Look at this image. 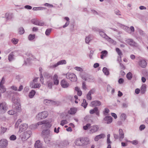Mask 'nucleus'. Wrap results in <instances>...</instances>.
Wrapping results in <instances>:
<instances>
[{
	"instance_id": "nucleus-1",
	"label": "nucleus",
	"mask_w": 148,
	"mask_h": 148,
	"mask_svg": "<svg viewBox=\"0 0 148 148\" xmlns=\"http://www.w3.org/2000/svg\"><path fill=\"white\" fill-rule=\"evenodd\" d=\"M80 76L85 81L88 82L93 81L94 78L93 77L87 73L84 72H81L80 74Z\"/></svg>"
},
{
	"instance_id": "nucleus-2",
	"label": "nucleus",
	"mask_w": 148,
	"mask_h": 148,
	"mask_svg": "<svg viewBox=\"0 0 148 148\" xmlns=\"http://www.w3.org/2000/svg\"><path fill=\"white\" fill-rule=\"evenodd\" d=\"M43 124H44V125H44L45 127H50L51 126L50 124L46 120L38 122L36 124H33L31 126V128H32V127H33L34 128L36 129L37 128L38 126Z\"/></svg>"
},
{
	"instance_id": "nucleus-3",
	"label": "nucleus",
	"mask_w": 148,
	"mask_h": 148,
	"mask_svg": "<svg viewBox=\"0 0 148 148\" xmlns=\"http://www.w3.org/2000/svg\"><path fill=\"white\" fill-rule=\"evenodd\" d=\"M48 113L47 111H44L39 113L36 116V118L38 120H40L47 117Z\"/></svg>"
},
{
	"instance_id": "nucleus-4",
	"label": "nucleus",
	"mask_w": 148,
	"mask_h": 148,
	"mask_svg": "<svg viewBox=\"0 0 148 148\" xmlns=\"http://www.w3.org/2000/svg\"><path fill=\"white\" fill-rule=\"evenodd\" d=\"M66 77L72 82H75L77 80V78L76 75L73 73H67L66 74Z\"/></svg>"
},
{
	"instance_id": "nucleus-5",
	"label": "nucleus",
	"mask_w": 148,
	"mask_h": 148,
	"mask_svg": "<svg viewBox=\"0 0 148 148\" xmlns=\"http://www.w3.org/2000/svg\"><path fill=\"white\" fill-rule=\"evenodd\" d=\"M69 143L67 140L61 141L57 143L56 145V146L59 147V148H63L69 145Z\"/></svg>"
},
{
	"instance_id": "nucleus-6",
	"label": "nucleus",
	"mask_w": 148,
	"mask_h": 148,
	"mask_svg": "<svg viewBox=\"0 0 148 148\" xmlns=\"http://www.w3.org/2000/svg\"><path fill=\"white\" fill-rule=\"evenodd\" d=\"M125 42L130 45L135 47H138V45L132 39H128L125 40Z\"/></svg>"
},
{
	"instance_id": "nucleus-7",
	"label": "nucleus",
	"mask_w": 148,
	"mask_h": 148,
	"mask_svg": "<svg viewBox=\"0 0 148 148\" xmlns=\"http://www.w3.org/2000/svg\"><path fill=\"white\" fill-rule=\"evenodd\" d=\"M8 141L5 139H2L0 141V148H5L8 145Z\"/></svg>"
},
{
	"instance_id": "nucleus-8",
	"label": "nucleus",
	"mask_w": 148,
	"mask_h": 148,
	"mask_svg": "<svg viewBox=\"0 0 148 148\" xmlns=\"http://www.w3.org/2000/svg\"><path fill=\"white\" fill-rule=\"evenodd\" d=\"M41 135L43 138L46 137H50L49 130H44L42 132Z\"/></svg>"
},
{
	"instance_id": "nucleus-9",
	"label": "nucleus",
	"mask_w": 148,
	"mask_h": 148,
	"mask_svg": "<svg viewBox=\"0 0 148 148\" xmlns=\"http://www.w3.org/2000/svg\"><path fill=\"white\" fill-rule=\"evenodd\" d=\"M83 146L86 145L90 143V139L87 137L81 138Z\"/></svg>"
},
{
	"instance_id": "nucleus-10",
	"label": "nucleus",
	"mask_w": 148,
	"mask_h": 148,
	"mask_svg": "<svg viewBox=\"0 0 148 148\" xmlns=\"http://www.w3.org/2000/svg\"><path fill=\"white\" fill-rule=\"evenodd\" d=\"M89 112L91 114L95 113L97 116H99V111L97 107H95L93 109L90 110Z\"/></svg>"
},
{
	"instance_id": "nucleus-11",
	"label": "nucleus",
	"mask_w": 148,
	"mask_h": 148,
	"mask_svg": "<svg viewBox=\"0 0 148 148\" xmlns=\"http://www.w3.org/2000/svg\"><path fill=\"white\" fill-rule=\"evenodd\" d=\"M0 110L3 113H4L7 110L6 106L5 103H0Z\"/></svg>"
},
{
	"instance_id": "nucleus-12",
	"label": "nucleus",
	"mask_w": 148,
	"mask_h": 148,
	"mask_svg": "<svg viewBox=\"0 0 148 148\" xmlns=\"http://www.w3.org/2000/svg\"><path fill=\"white\" fill-rule=\"evenodd\" d=\"M13 108L15 110L16 112H20L21 111V106L20 103H17L14 104L13 106Z\"/></svg>"
},
{
	"instance_id": "nucleus-13",
	"label": "nucleus",
	"mask_w": 148,
	"mask_h": 148,
	"mask_svg": "<svg viewBox=\"0 0 148 148\" xmlns=\"http://www.w3.org/2000/svg\"><path fill=\"white\" fill-rule=\"evenodd\" d=\"M61 85L64 88H68L69 86V84L65 79H62L61 82Z\"/></svg>"
},
{
	"instance_id": "nucleus-14",
	"label": "nucleus",
	"mask_w": 148,
	"mask_h": 148,
	"mask_svg": "<svg viewBox=\"0 0 148 148\" xmlns=\"http://www.w3.org/2000/svg\"><path fill=\"white\" fill-rule=\"evenodd\" d=\"M90 133L92 134L97 132L99 129V127L97 125H94L90 127Z\"/></svg>"
},
{
	"instance_id": "nucleus-15",
	"label": "nucleus",
	"mask_w": 148,
	"mask_h": 148,
	"mask_svg": "<svg viewBox=\"0 0 148 148\" xmlns=\"http://www.w3.org/2000/svg\"><path fill=\"white\" fill-rule=\"evenodd\" d=\"M28 127L27 124L26 123L21 124L19 127V131L21 132L25 131Z\"/></svg>"
},
{
	"instance_id": "nucleus-16",
	"label": "nucleus",
	"mask_w": 148,
	"mask_h": 148,
	"mask_svg": "<svg viewBox=\"0 0 148 148\" xmlns=\"http://www.w3.org/2000/svg\"><path fill=\"white\" fill-rule=\"evenodd\" d=\"M66 64V61L64 60L59 61L57 63L53 66V68H55L60 65L65 64Z\"/></svg>"
},
{
	"instance_id": "nucleus-17",
	"label": "nucleus",
	"mask_w": 148,
	"mask_h": 148,
	"mask_svg": "<svg viewBox=\"0 0 148 148\" xmlns=\"http://www.w3.org/2000/svg\"><path fill=\"white\" fill-rule=\"evenodd\" d=\"M103 120L106 121V123L107 124H109L112 122V118L111 116H106L104 118Z\"/></svg>"
},
{
	"instance_id": "nucleus-18",
	"label": "nucleus",
	"mask_w": 148,
	"mask_h": 148,
	"mask_svg": "<svg viewBox=\"0 0 148 148\" xmlns=\"http://www.w3.org/2000/svg\"><path fill=\"white\" fill-rule=\"evenodd\" d=\"M44 102L45 105L48 106L51 104L55 105L56 103V102L54 101L47 99L44 100Z\"/></svg>"
},
{
	"instance_id": "nucleus-19",
	"label": "nucleus",
	"mask_w": 148,
	"mask_h": 148,
	"mask_svg": "<svg viewBox=\"0 0 148 148\" xmlns=\"http://www.w3.org/2000/svg\"><path fill=\"white\" fill-rule=\"evenodd\" d=\"M91 104L92 107H95L100 106L101 105V102L99 101L95 100L92 101Z\"/></svg>"
},
{
	"instance_id": "nucleus-20",
	"label": "nucleus",
	"mask_w": 148,
	"mask_h": 148,
	"mask_svg": "<svg viewBox=\"0 0 148 148\" xmlns=\"http://www.w3.org/2000/svg\"><path fill=\"white\" fill-rule=\"evenodd\" d=\"M12 101L13 103H14V104L19 103V100L15 95L13 96Z\"/></svg>"
},
{
	"instance_id": "nucleus-21",
	"label": "nucleus",
	"mask_w": 148,
	"mask_h": 148,
	"mask_svg": "<svg viewBox=\"0 0 148 148\" xmlns=\"http://www.w3.org/2000/svg\"><path fill=\"white\" fill-rule=\"evenodd\" d=\"M139 64L141 67L144 68L146 66L147 63L145 60H142L139 61Z\"/></svg>"
},
{
	"instance_id": "nucleus-22",
	"label": "nucleus",
	"mask_w": 148,
	"mask_h": 148,
	"mask_svg": "<svg viewBox=\"0 0 148 148\" xmlns=\"http://www.w3.org/2000/svg\"><path fill=\"white\" fill-rule=\"evenodd\" d=\"M77 111V109L75 108H71L70 110L68 111V113L69 114L73 115Z\"/></svg>"
},
{
	"instance_id": "nucleus-23",
	"label": "nucleus",
	"mask_w": 148,
	"mask_h": 148,
	"mask_svg": "<svg viewBox=\"0 0 148 148\" xmlns=\"http://www.w3.org/2000/svg\"><path fill=\"white\" fill-rule=\"evenodd\" d=\"M100 35L102 38L105 39H107L108 38V36L103 31L99 29L98 30Z\"/></svg>"
},
{
	"instance_id": "nucleus-24",
	"label": "nucleus",
	"mask_w": 148,
	"mask_h": 148,
	"mask_svg": "<svg viewBox=\"0 0 148 148\" xmlns=\"http://www.w3.org/2000/svg\"><path fill=\"white\" fill-rule=\"evenodd\" d=\"M75 145L78 146H83L81 138H78L75 142Z\"/></svg>"
},
{
	"instance_id": "nucleus-25",
	"label": "nucleus",
	"mask_w": 148,
	"mask_h": 148,
	"mask_svg": "<svg viewBox=\"0 0 148 148\" xmlns=\"http://www.w3.org/2000/svg\"><path fill=\"white\" fill-rule=\"evenodd\" d=\"M105 136L104 134H101L98 135L96 136L94 138L95 141H98L99 139L104 138Z\"/></svg>"
},
{
	"instance_id": "nucleus-26",
	"label": "nucleus",
	"mask_w": 148,
	"mask_h": 148,
	"mask_svg": "<svg viewBox=\"0 0 148 148\" xmlns=\"http://www.w3.org/2000/svg\"><path fill=\"white\" fill-rule=\"evenodd\" d=\"M119 133L120 135L119 137V140L121 141L123 139L124 137V134L123 131L121 129H119Z\"/></svg>"
},
{
	"instance_id": "nucleus-27",
	"label": "nucleus",
	"mask_w": 148,
	"mask_h": 148,
	"mask_svg": "<svg viewBox=\"0 0 148 148\" xmlns=\"http://www.w3.org/2000/svg\"><path fill=\"white\" fill-rule=\"evenodd\" d=\"M42 145V144L40 143L39 140L36 141L34 144V147L36 148H41Z\"/></svg>"
},
{
	"instance_id": "nucleus-28",
	"label": "nucleus",
	"mask_w": 148,
	"mask_h": 148,
	"mask_svg": "<svg viewBox=\"0 0 148 148\" xmlns=\"http://www.w3.org/2000/svg\"><path fill=\"white\" fill-rule=\"evenodd\" d=\"M53 80L54 84L55 85H57L59 84V80L58 79V76L56 74H55L53 76Z\"/></svg>"
},
{
	"instance_id": "nucleus-29",
	"label": "nucleus",
	"mask_w": 148,
	"mask_h": 148,
	"mask_svg": "<svg viewBox=\"0 0 148 148\" xmlns=\"http://www.w3.org/2000/svg\"><path fill=\"white\" fill-rule=\"evenodd\" d=\"M124 27L126 31L129 33V32L130 31V30L133 32H134L135 30L133 26H131L130 28L126 26H124Z\"/></svg>"
},
{
	"instance_id": "nucleus-30",
	"label": "nucleus",
	"mask_w": 148,
	"mask_h": 148,
	"mask_svg": "<svg viewBox=\"0 0 148 148\" xmlns=\"http://www.w3.org/2000/svg\"><path fill=\"white\" fill-rule=\"evenodd\" d=\"M14 58V52H11L9 55L8 57V59L10 62L12 61Z\"/></svg>"
},
{
	"instance_id": "nucleus-31",
	"label": "nucleus",
	"mask_w": 148,
	"mask_h": 148,
	"mask_svg": "<svg viewBox=\"0 0 148 148\" xmlns=\"http://www.w3.org/2000/svg\"><path fill=\"white\" fill-rule=\"evenodd\" d=\"M101 58L103 59L104 57H106L108 54V52L106 50H104L101 52Z\"/></svg>"
},
{
	"instance_id": "nucleus-32",
	"label": "nucleus",
	"mask_w": 148,
	"mask_h": 148,
	"mask_svg": "<svg viewBox=\"0 0 148 148\" xmlns=\"http://www.w3.org/2000/svg\"><path fill=\"white\" fill-rule=\"evenodd\" d=\"M146 90V85L145 84L142 85L141 88V93L142 94H144Z\"/></svg>"
},
{
	"instance_id": "nucleus-33",
	"label": "nucleus",
	"mask_w": 148,
	"mask_h": 148,
	"mask_svg": "<svg viewBox=\"0 0 148 148\" xmlns=\"http://www.w3.org/2000/svg\"><path fill=\"white\" fill-rule=\"evenodd\" d=\"M35 91L32 90L29 92V96L30 98H32L35 95Z\"/></svg>"
},
{
	"instance_id": "nucleus-34",
	"label": "nucleus",
	"mask_w": 148,
	"mask_h": 148,
	"mask_svg": "<svg viewBox=\"0 0 148 148\" xmlns=\"http://www.w3.org/2000/svg\"><path fill=\"white\" fill-rule=\"evenodd\" d=\"M45 78L47 79L51 78L52 79V76L51 75L49 74L47 72H45L43 74Z\"/></svg>"
},
{
	"instance_id": "nucleus-35",
	"label": "nucleus",
	"mask_w": 148,
	"mask_h": 148,
	"mask_svg": "<svg viewBox=\"0 0 148 148\" xmlns=\"http://www.w3.org/2000/svg\"><path fill=\"white\" fill-rule=\"evenodd\" d=\"M13 16V15L12 14H8L7 13H6L5 14V18L7 20H9L11 19Z\"/></svg>"
},
{
	"instance_id": "nucleus-36",
	"label": "nucleus",
	"mask_w": 148,
	"mask_h": 148,
	"mask_svg": "<svg viewBox=\"0 0 148 148\" xmlns=\"http://www.w3.org/2000/svg\"><path fill=\"white\" fill-rule=\"evenodd\" d=\"M103 71L106 75H108L109 74V71L106 67H104L103 68Z\"/></svg>"
},
{
	"instance_id": "nucleus-37",
	"label": "nucleus",
	"mask_w": 148,
	"mask_h": 148,
	"mask_svg": "<svg viewBox=\"0 0 148 148\" xmlns=\"http://www.w3.org/2000/svg\"><path fill=\"white\" fill-rule=\"evenodd\" d=\"M50 137H46L43 138H44V141L46 143L48 144L49 143L51 140Z\"/></svg>"
},
{
	"instance_id": "nucleus-38",
	"label": "nucleus",
	"mask_w": 148,
	"mask_h": 148,
	"mask_svg": "<svg viewBox=\"0 0 148 148\" xmlns=\"http://www.w3.org/2000/svg\"><path fill=\"white\" fill-rule=\"evenodd\" d=\"M0 90L1 91V92H2V93H3L5 92L6 90V88L3 85H0Z\"/></svg>"
},
{
	"instance_id": "nucleus-39",
	"label": "nucleus",
	"mask_w": 148,
	"mask_h": 148,
	"mask_svg": "<svg viewBox=\"0 0 148 148\" xmlns=\"http://www.w3.org/2000/svg\"><path fill=\"white\" fill-rule=\"evenodd\" d=\"M116 52H117L119 55L120 56V58H121V56L122 55V53L121 52V51L119 48H116Z\"/></svg>"
},
{
	"instance_id": "nucleus-40",
	"label": "nucleus",
	"mask_w": 148,
	"mask_h": 148,
	"mask_svg": "<svg viewBox=\"0 0 148 148\" xmlns=\"http://www.w3.org/2000/svg\"><path fill=\"white\" fill-rule=\"evenodd\" d=\"M88 105V103H87L86 102V100L85 99H84L83 100V103H82L81 105L82 106H83L85 108Z\"/></svg>"
},
{
	"instance_id": "nucleus-41",
	"label": "nucleus",
	"mask_w": 148,
	"mask_h": 148,
	"mask_svg": "<svg viewBox=\"0 0 148 148\" xmlns=\"http://www.w3.org/2000/svg\"><path fill=\"white\" fill-rule=\"evenodd\" d=\"M25 32L24 28L22 27H21L18 29V32L20 34H23Z\"/></svg>"
},
{
	"instance_id": "nucleus-42",
	"label": "nucleus",
	"mask_w": 148,
	"mask_h": 148,
	"mask_svg": "<svg viewBox=\"0 0 148 148\" xmlns=\"http://www.w3.org/2000/svg\"><path fill=\"white\" fill-rule=\"evenodd\" d=\"M126 77L128 79L131 80L132 77V73L131 72L128 73L127 74Z\"/></svg>"
},
{
	"instance_id": "nucleus-43",
	"label": "nucleus",
	"mask_w": 148,
	"mask_h": 148,
	"mask_svg": "<svg viewBox=\"0 0 148 148\" xmlns=\"http://www.w3.org/2000/svg\"><path fill=\"white\" fill-rule=\"evenodd\" d=\"M24 133L25 134V135H26L27 136H29V138L31 135L32 134V132L30 130L27 131Z\"/></svg>"
},
{
	"instance_id": "nucleus-44",
	"label": "nucleus",
	"mask_w": 148,
	"mask_h": 148,
	"mask_svg": "<svg viewBox=\"0 0 148 148\" xmlns=\"http://www.w3.org/2000/svg\"><path fill=\"white\" fill-rule=\"evenodd\" d=\"M91 40V37L90 36H89L85 38V42L86 43H88Z\"/></svg>"
},
{
	"instance_id": "nucleus-45",
	"label": "nucleus",
	"mask_w": 148,
	"mask_h": 148,
	"mask_svg": "<svg viewBox=\"0 0 148 148\" xmlns=\"http://www.w3.org/2000/svg\"><path fill=\"white\" fill-rule=\"evenodd\" d=\"M29 138V136H27L26 135H25V134H24V135H23L21 137V139L23 141H25Z\"/></svg>"
},
{
	"instance_id": "nucleus-46",
	"label": "nucleus",
	"mask_w": 148,
	"mask_h": 148,
	"mask_svg": "<svg viewBox=\"0 0 148 148\" xmlns=\"http://www.w3.org/2000/svg\"><path fill=\"white\" fill-rule=\"evenodd\" d=\"M51 30L52 29L51 28L47 29L45 32L46 35L47 36L49 35L51 32Z\"/></svg>"
},
{
	"instance_id": "nucleus-47",
	"label": "nucleus",
	"mask_w": 148,
	"mask_h": 148,
	"mask_svg": "<svg viewBox=\"0 0 148 148\" xmlns=\"http://www.w3.org/2000/svg\"><path fill=\"white\" fill-rule=\"evenodd\" d=\"M17 112L16 111H15L14 110H11L8 112V113L10 115H13Z\"/></svg>"
},
{
	"instance_id": "nucleus-48",
	"label": "nucleus",
	"mask_w": 148,
	"mask_h": 148,
	"mask_svg": "<svg viewBox=\"0 0 148 148\" xmlns=\"http://www.w3.org/2000/svg\"><path fill=\"white\" fill-rule=\"evenodd\" d=\"M35 37V35L30 34L28 36V39L29 40H32Z\"/></svg>"
},
{
	"instance_id": "nucleus-49",
	"label": "nucleus",
	"mask_w": 148,
	"mask_h": 148,
	"mask_svg": "<svg viewBox=\"0 0 148 148\" xmlns=\"http://www.w3.org/2000/svg\"><path fill=\"white\" fill-rule=\"evenodd\" d=\"M39 21L34 19L32 21V22L33 24L38 25Z\"/></svg>"
},
{
	"instance_id": "nucleus-50",
	"label": "nucleus",
	"mask_w": 148,
	"mask_h": 148,
	"mask_svg": "<svg viewBox=\"0 0 148 148\" xmlns=\"http://www.w3.org/2000/svg\"><path fill=\"white\" fill-rule=\"evenodd\" d=\"M67 123V121L66 120H62L61 121L60 124L62 126H63L64 125L66 124Z\"/></svg>"
},
{
	"instance_id": "nucleus-51",
	"label": "nucleus",
	"mask_w": 148,
	"mask_h": 148,
	"mask_svg": "<svg viewBox=\"0 0 148 148\" xmlns=\"http://www.w3.org/2000/svg\"><path fill=\"white\" fill-rule=\"evenodd\" d=\"M7 129L1 126V133H4L6 131Z\"/></svg>"
},
{
	"instance_id": "nucleus-52",
	"label": "nucleus",
	"mask_w": 148,
	"mask_h": 148,
	"mask_svg": "<svg viewBox=\"0 0 148 148\" xmlns=\"http://www.w3.org/2000/svg\"><path fill=\"white\" fill-rule=\"evenodd\" d=\"M10 139L11 140H14L16 139V136L14 135H12L10 137Z\"/></svg>"
},
{
	"instance_id": "nucleus-53",
	"label": "nucleus",
	"mask_w": 148,
	"mask_h": 148,
	"mask_svg": "<svg viewBox=\"0 0 148 148\" xmlns=\"http://www.w3.org/2000/svg\"><path fill=\"white\" fill-rule=\"evenodd\" d=\"M43 9V8L41 7H34L33 8V10L34 11H36L39 10H42Z\"/></svg>"
},
{
	"instance_id": "nucleus-54",
	"label": "nucleus",
	"mask_w": 148,
	"mask_h": 148,
	"mask_svg": "<svg viewBox=\"0 0 148 148\" xmlns=\"http://www.w3.org/2000/svg\"><path fill=\"white\" fill-rule=\"evenodd\" d=\"M90 126V123L87 124L85 126H84L83 129L85 130H86Z\"/></svg>"
},
{
	"instance_id": "nucleus-55",
	"label": "nucleus",
	"mask_w": 148,
	"mask_h": 148,
	"mask_svg": "<svg viewBox=\"0 0 148 148\" xmlns=\"http://www.w3.org/2000/svg\"><path fill=\"white\" fill-rule=\"evenodd\" d=\"M82 87L83 89L86 90L87 89L86 83L85 82H83L82 84Z\"/></svg>"
},
{
	"instance_id": "nucleus-56",
	"label": "nucleus",
	"mask_w": 148,
	"mask_h": 148,
	"mask_svg": "<svg viewBox=\"0 0 148 148\" xmlns=\"http://www.w3.org/2000/svg\"><path fill=\"white\" fill-rule=\"evenodd\" d=\"M106 39L109 42L113 43L114 44H115L116 43V42L115 41H114L111 38H110L109 37H108V38L107 39Z\"/></svg>"
},
{
	"instance_id": "nucleus-57",
	"label": "nucleus",
	"mask_w": 148,
	"mask_h": 148,
	"mask_svg": "<svg viewBox=\"0 0 148 148\" xmlns=\"http://www.w3.org/2000/svg\"><path fill=\"white\" fill-rule=\"evenodd\" d=\"M12 42L14 45H16L17 43L18 42V40L17 39L13 38L12 40Z\"/></svg>"
},
{
	"instance_id": "nucleus-58",
	"label": "nucleus",
	"mask_w": 148,
	"mask_h": 148,
	"mask_svg": "<svg viewBox=\"0 0 148 148\" xmlns=\"http://www.w3.org/2000/svg\"><path fill=\"white\" fill-rule=\"evenodd\" d=\"M41 86L40 84H34L33 88H39Z\"/></svg>"
},
{
	"instance_id": "nucleus-59",
	"label": "nucleus",
	"mask_w": 148,
	"mask_h": 148,
	"mask_svg": "<svg viewBox=\"0 0 148 148\" xmlns=\"http://www.w3.org/2000/svg\"><path fill=\"white\" fill-rule=\"evenodd\" d=\"M40 80L41 82L43 84L44 82V79L43 77V76L42 75V73H41L40 74Z\"/></svg>"
},
{
	"instance_id": "nucleus-60",
	"label": "nucleus",
	"mask_w": 148,
	"mask_h": 148,
	"mask_svg": "<svg viewBox=\"0 0 148 148\" xmlns=\"http://www.w3.org/2000/svg\"><path fill=\"white\" fill-rule=\"evenodd\" d=\"M75 69L77 71H83V69L81 67L76 66L75 68Z\"/></svg>"
},
{
	"instance_id": "nucleus-61",
	"label": "nucleus",
	"mask_w": 148,
	"mask_h": 148,
	"mask_svg": "<svg viewBox=\"0 0 148 148\" xmlns=\"http://www.w3.org/2000/svg\"><path fill=\"white\" fill-rule=\"evenodd\" d=\"M112 88L110 86V85L109 84H108L107 86V91L108 92H109L110 91V90L112 89Z\"/></svg>"
},
{
	"instance_id": "nucleus-62",
	"label": "nucleus",
	"mask_w": 148,
	"mask_h": 148,
	"mask_svg": "<svg viewBox=\"0 0 148 148\" xmlns=\"http://www.w3.org/2000/svg\"><path fill=\"white\" fill-rule=\"evenodd\" d=\"M121 117L124 120L126 118V115L124 113L122 114L121 115Z\"/></svg>"
},
{
	"instance_id": "nucleus-63",
	"label": "nucleus",
	"mask_w": 148,
	"mask_h": 148,
	"mask_svg": "<svg viewBox=\"0 0 148 148\" xmlns=\"http://www.w3.org/2000/svg\"><path fill=\"white\" fill-rule=\"evenodd\" d=\"M53 85L52 82H49L48 83V87L50 89H51L52 88V86Z\"/></svg>"
},
{
	"instance_id": "nucleus-64",
	"label": "nucleus",
	"mask_w": 148,
	"mask_h": 148,
	"mask_svg": "<svg viewBox=\"0 0 148 148\" xmlns=\"http://www.w3.org/2000/svg\"><path fill=\"white\" fill-rule=\"evenodd\" d=\"M87 99L89 100H91L92 98L91 97V95L88 92L86 96Z\"/></svg>"
}]
</instances>
